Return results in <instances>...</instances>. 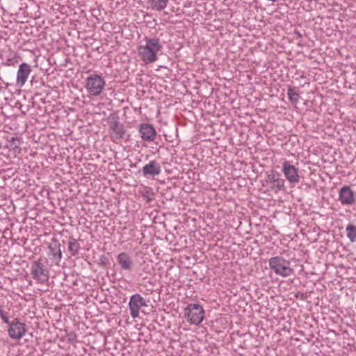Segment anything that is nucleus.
Segmentation results:
<instances>
[{
	"mask_svg": "<svg viewBox=\"0 0 356 356\" xmlns=\"http://www.w3.org/2000/svg\"><path fill=\"white\" fill-rule=\"evenodd\" d=\"M347 237L351 242L356 241V226L348 225L346 229Z\"/></svg>",
	"mask_w": 356,
	"mask_h": 356,
	"instance_id": "nucleus-20",
	"label": "nucleus"
},
{
	"mask_svg": "<svg viewBox=\"0 0 356 356\" xmlns=\"http://www.w3.org/2000/svg\"><path fill=\"white\" fill-rule=\"evenodd\" d=\"M339 200L342 205H352L355 202L354 192L350 186H344L339 190Z\"/></svg>",
	"mask_w": 356,
	"mask_h": 356,
	"instance_id": "nucleus-12",
	"label": "nucleus"
},
{
	"mask_svg": "<svg viewBox=\"0 0 356 356\" xmlns=\"http://www.w3.org/2000/svg\"><path fill=\"white\" fill-rule=\"evenodd\" d=\"M80 250V244L79 241L73 238H71L68 242V251L72 256H76Z\"/></svg>",
	"mask_w": 356,
	"mask_h": 356,
	"instance_id": "nucleus-17",
	"label": "nucleus"
},
{
	"mask_svg": "<svg viewBox=\"0 0 356 356\" xmlns=\"http://www.w3.org/2000/svg\"><path fill=\"white\" fill-rule=\"evenodd\" d=\"M143 197L147 200V202H151L154 199V193L152 191V189L149 187H146L142 192H141Z\"/></svg>",
	"mask_w": 356,
	"mask_h": 356,
	"instance_id": "nucleus-21",
	"label": "nucleus"
},
{
	"mask_svg": "<svg viewBox=\"0 0 356 356\" xmlns=\"http://www.w3.org/2000/svg\"><path fill=\"white\" fill-rule=\"evenodd\" d=\"M10 148L15 150L19 148L20 139L18 137H12L8 140Z\"/></svg>",
	"mask_w": 356,
	"mask_h": 356,
	"instance_id": "nucleus-22",
	"label": "nucleus"
},
{
	"mask_svg": "<svg viewBox=\"0 0 356 356\" xmlns=\"http://www.w3.org/2000/svg\"><path fill=\"white\" fill-rule=\"evenodd\" d=\"M31 72V66L29 64L26 63L20 64L17 72L16 85L22 87L26 82Z\"/></svg>",
	"mask_w": 356,
	"mask_h": 356,
	"instance_id": "nucleus-13",
	"label": "nucleus"
},
{
	"mask_svg": "<svg viewBox=\"0 0 356 356\" xmlns=\"http://www.w3.org/2000/svg\"><path fill=\"white\" fill-rule=\"evenodd\" d=\"M142 172L145 177H155L160 175L161 168L156 161L153 160L143 167Z\"/></svg>",
	"mask_w": 356,
	"mask_h": 356,
	"instance_id": "nucleus-15",
	"label": "nucleus"
},
{
	"mask_svg": "<svg viewBox=\"0 0 356 356\" xmlns=\"http://www.w3.org/2000/svg\"><path fill=\"white\" fill-rule=\"evenodd\" d=\"M138 132L143 140L153 142L156 136V131L153 125L149 123H141L138 127Z\"/></svg>",
	"mask_w": 356,
	"mask_h": 356,
	"instance_id": "nucleus-11",
	"label": "nucleus"
},
{
	"mask_svg": "<svg viewBox=\"0 0 356 356\" xmlns=\"http://www.w3.org/2000/svg\"><path fill=\"white\" fill-rule=\"evenodd\" d=\"M48 257L56 265L59 266L63 258L60 244L56 238H53L48 246Z\"/></svg>",
	"mask_w": 356,
	"mask_h": 356,
	"instance_id": "nucleus-10",
	"label": "nucleus"
},
{
	"mask_svg": "<svg viewBox=\"0 0 356 356\" xmlns=\"http://www.w3.org/2000/svg\"><path fill=\"white\" fill-rule=\"evenodd\" d=\"M147 305L146 300L140 294L131 296L129 302L131 316L134 318L138 317L140 308Z\"/></svg>",
	"mask_w": 356,
	"mask_h": 356,
	"instance_id": "nucleus-9",
	"label": "nucleus"
},
{
	"mask_svg": "<svg viewBox=\"0 0 356 356\" xmlns=\"http://www.w3.org/2000/svg\"><path fill=\"white\" fill-rule=\"evenodd\" d=\"M268 265L270 269L273 271L275 275L282 277H289L294 273L291 266L290 261L281 256H275L270 258Z\"/></svg>",
	"mask_w": 356,
	"mask_h": 356,
	"instance_id": "nucleus-2",
	"label": "nucleus"
},
{
	"mask_svg": "<svg viewBox=\"0 0 356 356\" xmlns=\"http://www.w3.org/2000/svg\"><path fill=\"white\" fill-rule=\"evenodd\" d=\"M105 86L104 79L97 74H92L85 80V88L91 96L97 97L100 95Z\"/></svg>",
	"mask_w": 356,
	"mask_h": 356,
	"instance_id": "nucleus-3",
	"label": "nucleus"
},
{
	"mask_svg": "<svg viewBox=\"0 0 356 356\" xmlns=\"http://www.w3.org/2000/svg\"><path fill=\"white\" fill-rule=\"evenodd\" d=\"M149 1L153 9L160 11L167 6L168 0H149Z\"/></svg>",
	"mask_w": 356,
	"mask_h": 356,
	"instance_id": "nucleus-18",
	"label": "nucleus"
},
{
	"mask_svg": "<svg viewBox=\"0 0 356 356\" xmlns=\"http://www.w3.org/2000/svg\"><path fill=\"white\" fill-rule=\"evenodd\" d=\"M0 317L1 318L2 321L5 323H9V318L8 317V314L6 312H4L3 309V306L0 305Z\"/></svg>",
	"mask_w": 356,
	"mask_h": 356,
	"instance_id": "nucleus-23",
	"label": "nucleus"
},
{
	"mask_svg": "<svg viewBox=\"0 0 356 356\" xmlns=\"http://www.w3.org/2000/svg\"><path fill=\"white\" fill-rule=\"evenodd\" d=\"M282 172L286 179L293 185L297 184L300 182V177L299 175V170L294 165L291 164L288 161H285L282 163Z\"/></svg>",
	"mask_w": 356,
	"mask_h": 356,
	"instance_id": "nucleus-8",
	"label": "nucleus"
},
{
	"mask_svg": "<svg viewBox=\"0 0 356 356\" xmlns=\"http://www.w3.org/2000/svg\"><path fill=\"white\" fill-rule=\"evenodd\" d=\"M8 334L10 339L18 340L22 339L26 333V326L25 323H22L19 318H15L13 321L7 323Z\"/></svg>",
	"mask_w": 356,
	"mask_h": 356,
	"instance_id": "nucleus-6",
	"label": "nucleus"
},
{
	"mask_svg": "<svg viewBox=\"0 0 356 356\" xmlns=\"http://www.w3.org/2000/svg\"><path fill=\"white\" fill-rule=\"evenodd\" d=\"M287 95H288L289 101L293 104H297L298 103L300 97L299 93L296 91V90L295 88H289L288 91H287Z\"/></svg>",
	"mask_w": 356,
	"mask_h": 356,
	"instance_id": "nucleus-19",
	"label": "nucleus"
},
{
	"mask_svg": "<svg viewBox=\"0 0 356 356\" xmlns=\"http://www.w3.org/2000/svg\"><path fill=\"white\" fill-rule=\"evenodd\" d=\"M116 260L122 270L127 272H131L133 270L134 263L131 256L127 253L121 252L118 254Z\"/></svg>",
	"mask_w": 356,
	"mask_h": 356,
	"instance_id": "nucleus-16",
	"label": "nucleus"
},
{
	"mask_svg": "<svg viewBox=\"0 0 356 356\" xmlns=\"http://www.w3.org/2000/svg\"><path fill=\"white\" fill-rule=\"evenodd\" d=\"M31 273L33 278L36 280L38 283L44 284L49 280V270L44 266L41 259L32 262Z\"/></svg>",
	"mask_w": 356,
	"mask_h": 356,
	"instance_id": "nucleus-5",
	"label": "nucleus"
},
{
	"mask_svg": "<svg viewBox=\"0 0 356 356\" xmlns=\"http://www.w3.org/2000/svg\"><path fill=\"white\" fill-rule=\"evenodd\" d=\"M266 182L270 184V190L275 193L281 191H285V181L281 178L280 174L275 170H271L267 173Z\"/></svg>",
	"mask_w": 356,
	"mask_h": 356,
	"instance_id": "nucleus-7",
	"label": "nucleus"
},
{
	"mask_svg": "<svg viewBox=\"0 0 356 356\" xmlns=\"http://www.w3.org/2000/svg\"><path fill=\"white\" fill-rule=\"evenodd\" d=\"M184 316L190 324L199 325L204 319V310L199 304H189L184 309Z\"/></svg>",
	"mask_w": 356,
	"mask_h": 356,
	"instance_id": "nucleus-4",
	"label": "nucleus"
},
{
	"mask_svg": "<svg viewBox=\"0 0 356 356\" xmlns=\"http://www.w3.org/2000/svg\"><path fill=\"white\" fill-rule=\"evenodd\" d=\"M145 44L139 45L138 54L140 60L145 64H150L158 60L157 54L162 49V45L158 38H145Z\"/></svg>",
	"mask_w": 356,
	"mask_h": 356,
	"instance_id": "nucleus-1",
	"label": "nucleus"
},
{
	"mask_svg": "<svg viewBox=\"0 0 356 356\" xmlns=\"http://www.w3.org/2000/svg\"><path fill=\"white\" fill-rule=\"evenodd\" d=\"M110 134L113 142H116L124 137L125 129L123 124L118 120L109 123Z\"/></svg>",
	"mask_w": 356,
	"mask_h": 356,
	"instance_id": "nucleus-14",
	"label": "nucleus"
}]
</instances>
